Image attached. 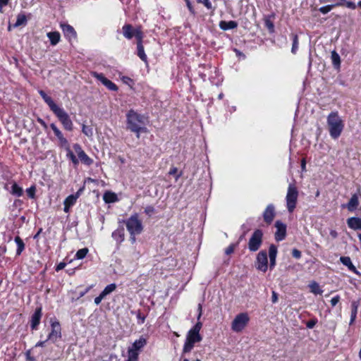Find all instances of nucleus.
<instances>
[{"mask_svg": "<svg viewBox=\"0 0 361 361\" xmlns=\"http://www.w3.org/2000/svg\"><path fill=\"white\" fill-rule=\"evenodd\" d=\"M127 129L136 133V137L140 138V134L142 132H146L145 127V117L137 114L134 110H130L126 114Z\"/></svg>", "mask_w": 361, "mask_h": 361, "instance_id": "f257e3e1", "label": "nucleus"}, {"mask_svg": "<svg viewBox=\"0 0 361 361\" xmlns=\"http://www.w3.org/2000/svg\"><path fill=\"white\" fill-rule=\"evenodd\" d=\"M326 123L331 138L334 140L338 139L344 128L343 121L338 115V111L331 112L327 116Z\"/></svg>", "mask_w": 361, "mask_h": 361, "instance_id": "f03ea898", "label": "nucleus"}, {"mask_svg": "<svg viewBox=\"0 0 361 361\" xmlns=\"http://www.w3.org/2000/svg\"><path fill=\"white\" fill-rule=\"evenodd\" d=\"M126 228L130 233L133 240H135V235H139L143 230L142 221L139 219V215L137 213L133 214L126 222Z\"/></svg>", "mask_w": 361, "mask_h": 361, "instance_id": "7ed1b4c3", "label": "nucleus"}, {"mask_svg": "<svg viewBox=\"0 0 361 361\" xmlns=\"http://www.w3.org/2000/svg\"><path fill=\"white\" fill-rule=\"evenodd\" d=\"M298 198V190L294 184H289L286 196L287 209L292 213L296 207Z\"/></svg>", "mask_w": 361, "mask_h": 361, "instance_id": "20e7f679", "label": "nucleus"}, {"mask_svg": "<svg viewBox=\"0 0 361 361\" xmlns=\"http://www.w3.org/2000/svg\"><path fill=\"white\" fill-rule=\"evenodd\" d=\"M51 111L61 123L65 130L68 131L73 130V123L68 113L63 108L57 106Z\"/></svg>", "mask_w": 361, "mask_h": 361, "instance_id": "39448f33", "label": "nucleus"}, {"mask_svg": "<svg viewBox=\"0 0 361 361\" xmlns=\"http://www.w3.org/2000/svg\"><path fill=\"white\" fill-rule=\"evenodd\" d=\"M202 340V337L200 333L193 331L190 329L187 334L185 342L183 348V353H190L196 343H199Z\"/></svg>", "mask_w": 361, "mask_h": 361, "instance_id": "423d86ee", "label": "nucleus"}, {"mask_svg": "<svg viewBox=\"0 0 361 361\" xmlns=\"http://www.w3.org/2000/svg\"><path fill=\"white\" fill-rule=\"evenodd\" d=\"M250 317L246 312L237 314L231 323V329L234 332H240L247 325Z\"/></svg>", "mask_w": 361, "mask_h": 361, "instance_id": "0eeeda50", "label": "nucleus"}, {"mask_svg": "<svg viewBox=\"0 0 361 361\" xmlns=\"http://www.w3.org/2000/svg\"><path fill=\"white\" fill-rule=\"evenodd\" d=\"M263 233L260 229H257L252 233L248 242V248L252 252L259 250L262 243Z\"/></svg>", "mask_w": 361, "mask_h": 361, "instance_id": "6e6552de", "label": "nucleus"}, {"mask_svg": "<svg viewBox=\"0 0 361 361\" xmlns=\"http://www.w3.org/2000/svg\"><path fill=\"white\" fill-rule=\"evenodd\" d=\"M51 331L49 334L47 340L55 343L58 339L61 338V329L59 322H53L51 324Z\"/></svg>", "mask_w": 361, "mask_h": 361, "instance_id": "1a4fd4ad", "label": "nucleus"}, {"mask_svg": "<svg viewBox=\"0 0 361 361\" xmlns=\"http://www.w3.org/2000/svg\"><path fill=\"white\" fill-rule=\"evenodd\" d=\"M267 254L264 250L260 251L257 256L256 267L257 269L265 272L267 270Z\"/></svg>", "mask_w": 361, "mask_h": 361, "instance_id": "9d476101", "label": "nucleus"}, {"mask_svg": "<svg viewBox=\"0 0 361 361\" xmlns=\"http://www.w3.org/2000/svg\"><path fill=\"white\" fill-rule=\"evenodd\" d=\"M147 344V341L145 338L140 337L138 340L134 341L131 348L128 350V356L130 355V353L136 355V359H138L139 350L142 349Z\"/></svg>", "mask_w": 361, "mask_h": 361, "instance_id": "9b49d317", "label": "nucleus"}, {"mask_svg": "<svg viewBox=\"0 0 361 361\" xmlns=\"http://www.w3.org/2000/svg\"><path fill=\"white\" fill-rule=\"evenodd\" d=\"M122 32L123 36L128 39H132L134 36L137 38L138 32L143 35L142 31L140 27L134 29L130 24L124 25L122 27Z\"/></svg>", "mask_w": 361, "mask_h": 361, "instance_id": "f8f14e48", "label": "nucleus"}, {"mask_svg": "<svg viewBox=\"0 0 361 361\" xmlns=\"http://www.w3.org/2000/svg\"><path fill=\"white\" fill-rule=\"evenodd\" d=\"M92 75L98 80H99L109 90L112 91H116L118 90L117 86L111 80L105 78L103 74L94 72Z\"/></svg>", "mask_w": 361, "mask_h": 361, "instance_id": "ddd939ff", "label": "nucleus"}, {"mask_svg": "<svg viewBox=\"0 0 361 361\" xmlns=\"http://www.w3.org/2000/svg\"><path fill=\"white\" fill-rule=\"evenodd\" d=\"M275 226L276 228L275 239L278 242L281 241L285 238L286 235V226L280 221H277L275 223Z\"/></svg>", "mask_w": 361, "mask_h": 361, "instance_id": "4468645a", "label": "nucleus"}, {"mask_svg": "<svg viewBox=\"0 0 361 361\" xmlns=\"http://www.w3.org/2000/svg\"><path fill=\"white\" fill-rule=\"evenodd\" d=\"M50 128L54 131L55 135L59 140V145L61 147H65L69 145V143L66 137H64L61 131L57 128L54 123L50 124Z\"/></svg>", "mask_w": 361, "mask_h": 361, "instance_id": "2eb2a0df", "label": "nucleus"}, {"mask_svg": "<svg viewBox=\"0 0 361 361\" xmlns=\"http://www.w3.org/2000/svg\"><path fill=\"white\" fill-rule=\"evenodd\" d=\"M142 39L143 35H141L140 32L137 33V56L140 58V59L145 62H147V55L145 53L144 47L142 45Z\"/></svg>", "mask_w": 361, "mask_h": 361, "instance_id": "dca6fc26", "label": "nucleus"}, {"mask_svg": "<svg viewBox=\"0 0 361 361\" xmlns=\"http://www.w3.org/2000/svg\"><path fill=\"white\" fill-rule=\"evenodd\" d=\"M275 216L274 207L273 204H269L263 213L264 221L270 224Z\"/></svg>", "mask_w": 361, "mask_h": 361, "instance_id": "f3484780", "label": "nucleus"}, {"mask_svg": "<svg viewBox=\"0 0 361 361\" xmlns=\"http://www.w3.org/2000/svg\"><path fill=\"white\" fill-rule=\"evenodd\" d=\"M61 27L63 32L64 35L69 39H75L76 37V32L74 28L68 24H61Z\"/></svg>", "mask_w": 361, "mask_h": 361, "instance_id": "a211bd4d", "label": "nucleus"}, {"mask_svg": "<svg viewBox=\"0 0 361 361\" xmlns=\"http://www.w3.org/2000/svg\"><path fill=\"white\" fill-rule=\"evenodd\" d=\"M42 317V308H37L32 315L31 318V328L32 329H36L40 322Z\"/></svg>", "mask_w": 361, "mask_h": 361, "instance_id": "6ab92c4d", "label": "nucleus"}, {"mask_svg": "<svg viewBox=\"0 0 361 361\" xmlns=\"http://www.w3.org/2000/svg\"><path fill=\"white\" fill-rule=\"evenodd\" d=\"M359 195L358 194H354L352 195L351 198L350 199L348 203L346 204V207L350 212L355 211L359 204Z\"/></svg>", "mask_w": 361, "mask_h": 361, "instance_id": "aec40b11", "label": "nucleus"}, {"mask_svg": "<svg viewBox=\"0 0 361 361\" xmlns=\"http://www.w3.org/2000/svg\"><path fill=\"white\" fill-rule=\"evenodd\" d=\"M348 227L354 230H361V219L358 217H350L348 219Z\"/></svg>", "mask_w": 361, "mask_h": 361, "instance_id": "412c9836", "label": "nucleus"}, {"mask_svg": "<svg viewBox=\"0 0 361 361\" xmlns=\"http://www.w3.org/2000/svg\"><path fill=\"white\" fill-rule=\"evenodd\" d=\"M39 94L42 97L45 103L49 106L51 110H53L58 105L55 104L51 97L48 96L44 91L39 90Z\"/></svg>", "mask_w": 361, "mask_h": 361, "instance_id": "4be33fe9", "label": "nucleus"}, {"mask_svg": "<svg viewBox=\"0 0 361 361\" xmlns=\"http://www.w3.org/2000/svg\"><path fill=\"white\" fill-rule=\"evenodd\" d=\"M219 27L223 30H231L238 27V23L234 20L224 21L219 23Z\"/></svg>", "mask_w": 361, "mask_h": 361, "instance_id": "5701e85b", "label": "nucleus"}, {"mask_svg": "<svg viewBox=\"0 0 361 361\" xmlns=\"http://www.w3.org/2000/svg\"><path fill=\"white\" fill-rule=\"evenodd\" d=\"M340 261L343 265L346 266L350 271L356 274L358 273L356 267L353 265L349 257H341L340 258Z\"/></svg>", "mask_w": 361, "mask_h": 361, "instance_id": "b1692460", "label": "nucleus"}, {"mask_svg": "<svg viewBox=\"0 0 361 361\" xmlns=\"http://www.w3.org/2000/svg\"><path fill=\"white\" fill-rule=\"evenodd\" d=\"M359 305V301H353L351 303L350 325L353 324L356 319Z\"/></svg>", "mask_w": 361, "mask_h": 361, "instance_id": "393cba45", "label": "nucleus"}, {"mask_svg": "<svg viewBox=\"0 0 361 361\" xmlns=\"http://www.w3.org/2000/svg\"><path fill=\"white\" fill-rule=\"evenodd\" d=\"M47 35L50 40L51 44L53 46L57 44L60 41L61 35L59 32H49Z\"/></svg>", "mask_w": 361, "mask_h": 361, "instance_id": "a878e982", "label": "nucleus"}, {"mask_svg": "<svg viewBox=\"0 0 361 361\" xmlns=\"http://www.w3.org/2000/svg\"><path fill=\"white\" fill-rule=\"evenodd\" d=\"M274 16L271 15L269 16H267L264 18V25L268 29L270 33H273L274 32V25L271 20V18H274Z\"/></svg>", "mask_w": 361, "mask_h": 361, "instance_id": "bb28decb", "label": "nucleus"}, {"mask_svg": "<svg viewBox=\"0 0 361 361\" xmlns=\"http://www.w3.org/2000/svg\"><path fill=\"white\" fill-rule=\"evenodd\" d=\"M331 61L335 68H339L341 65V58L336 51H331Z\"/></svg>", "mask_w": 361, "mask_h": 361, "instance_id": "cd10ccee", "label": "nucleus"}, {"mask_svg": "<svg viewBox=\"0 0 361 361\" xmlns=\"http://www.w3.org/2000/svg\"><path fill=\"white\" fill-rule=\"evenodd\" d=\"M309 288H310V291L315 295H321L323 293V290L320 288L319 283L316 281H312L309 284Z\"/></svg>", "mask_w": 361, "mask_h": 361, "instance_id": "c85d7f7f", "label": "nucleus"}, {"mask_svg": "<svg viewBox=\"0 0 361 361\" xmlns=\"http://www.w3.org/2000/svg\"><path fill=\"white\" fill-rule=\"evenodd\" d=\"M79 159L85 164L90 166L93 163V160L83 152L78 155Z\"/></svg>", "mask_w": 361, "mask_h": 361, "instance_id": "c756f323", "label": "nucleus"}, {"mask_svg": "<svg viewBox=\"0 0 361 361\" xmlns=\"http://www.w3.org/2000/svg\"><path fill=\"white\" fill-rule=\"evenodd\" d=\"M15 242L17 244L18 247L16 250V255H20L25 248V244L23 240L19 236H16L15 238Z\"/></svg>", "mask_w": 361, "mask_h": 361, "instance_id": "7c9ffc66", "label": "nucleus"}, {"mask_svg": "<svg viewBox=\"0 0 361 361\" xmlns=\"http://www.w3.org/2000/svg\"><path fill=\"white\" fill-rule=\"evenodd\" d=\"M335 6H343V4L342 3H336L332 5H327V6H322L319 8V11L323 14H326L329 11H331L332 10V8Z\"/></svg>", "mask_w": 361, "mask_h": 361, "instance_id": "2f4dec72", "label": "nucleus"}, {"mask_svg": "<svg viewBox=\"0 0 361 361\" xmlns=\"http://www.w3.org/2000/svg\"><path fill=\"white\" fill-rule=\"evenodd\" d=\"M112 237L118 242H122L124 240L123 229H117L112 233Z\"/></svg>", "mask_w": 361, "mask_h": 361, "instance_id": "473e14b6", "label": "nucleus"}, {"mask_svg": "<svg viewBox=\"0 0 361 361\" xmlns=\"http://www.w3.org/2000/svg\"><path fill=\"white\" fill-rule=\"evenodd\" d=\"M78 195H71L69 196H68L65 200H64V202H63V204H66L68 207H72L73 205H74L76 202V200L78 199Z\"/></svg>", "mask_w": 361, "mask_h": 361, "instance_id": "72a5a7b5", "label": "nucleus"}, {"mask_svg": "<svg viewBox=\"0 0 361 361\" xmlns=\"http://www.w3.org/2000/svg\"><path fill=\"white\" fill-rule=\"evenodd\" d=\"M66 152H67V157L72 161V162L77 165L79 163L78 159L76 158L73 152L70 149V145H68L67 147H63Z\"/></svg>", "mask_w": 361, "mask_h": 361, "instance_id": "f704fd0d", "label": "nucleus"}, {"mask_svg": "<svg viewBox=\"0 0 361 361\" xmlns=\"http://www.w3.org/2000/svg\"><path fill=\"white\" fill-rule=\"evenodd\" d=\"M116 289V283H111L106 286L104 289L102 291V293L106 297L107 295L111 294Z\"/></svg>", "mask_w": 361, "mask_h": 361, "instance_id": "c9c22d12", "label": "nucleus"}, {"mask_svg": "<svg viewBox=\"0 0 361 361\" xmlns=\"http://www.w3.org/2000/svg\"><path fill=\"white\" fill-rule=\"evenodd\" d=\"M11 193L17 197H20L23 195V189L16 183H13L11 187Z\"/></svg>", "mask_w": 361, "mask_h": 361, "instance_id": "e433bc0d", "label": "nucleus"}, {"mask_svg": "<svg viewBox=\"0 0 361 361\" xmlns=\"http://www.w3.org/2000/svg\"><path fill=\"white\" fill-rule=\"evenodd\" d=\"M27 22L26 16L24 14H18L17 16L16 22L14 24L15 27H18L22 25H25Z\"/></svg>", "mask_w": 361, "mask_h": 361, "instance_id": "4c0bfd02", "label": "nucleus"}, {"mask_svg": "<svg viewBox=\"0 0 361 361\" xmlns=\"http://www.w3.org/2000/svg\"><path fill=\"white\" fill-rule=\"evenodd\" d=\"M89 250L87 247L80 249L75 254V257L78 259H82L85 257L88 253Z\"/></svg>", "mask_w": 361, "mask_h": 361, "instance_id": "58836bf2", "label": "nucleus"}, {"mask_svg": "<svg viewBox=\"0 0 361 361\" xmlns=\"http://www.w3.org/2000/svg\"><path fill=\"white\" fill-rule=\"evenodd\" d=\"M292 37H293V46H292V49H291V52L293 54H295L298 49V37L297 35L293 34Z\"/></svg>", "mask_w": 361, "mask_h": 361, "instance_id": "ea45409f", "label": "nucleus"}, {"mask_svg": "<svg viewBox=\"0 0 361 361\" xmlns=\"http://www.w3.org/2000/svg\"><path fill=\"white\" fill-rule=\"evenodd\" d=\"M104 200L106 202H114L116 200V196L114 193L106 192L104 195Z\"/></svg>", "mask_w": 361, "mask_h": 361, "instance_id": "a19ab883", "label": "nucleus"}, {"mask_svg": "<svg viewBox=\"0 0 361 361\" xmlns=\"http://www.w3.org/2000/svg\"><path fill=\"white\" fill-rule=\"evenodd\" d=\"M82 132L89 137L93 135L92 128L90 126H85V124L82 126Z\"/></svg>", "mask_w": 361, "mask_h": 361, "instance_id": "79ce46f5", "label": "nucleus"}, {"mask_svg": "<svg viewBox=\"0 0 361 361\" xmlns=\"http://www.w3.org/2000/svg\"><path fill=\"white\" fill-rule=\"evenodd\" d=\"M277 254V247L274 245H271L269 250V258H276Z\"/></svg>", "mask_w": 361, "mask_h": 361, "instance_id": "37998d69", "label": "nucleus"}, {"mask_svg": "<svg viewBox=\"0 0 361 361\" xmlns=\"http://www.w3.org/2000/svg\"><path fill=\"white\" fill-rule=\"evenodd\" d=\"M338 3H342L343 6L345 5L347 8H350V9L354 10L356 8L355 4L352 1H347L345 0H339V1Z\"/></svg>", "mask_w": 361, "mask_h": 361, "instance_id": "c03bdc74", "label": "nucleus"}, {"mask_svg": "<svg viewBox=\"0 0 361 361\" xmlns=\"http://www.w3.org/2000/svg\"><path fill=\"white\" fill-rule=\"evenodd\" d=\"M35 186H31L30 188H27L26 192H27V195L30 197V198H34L35 197Z\"/></svg>", "mask_w": 361, "mask_h": 361, "instance_id": "a18cd8bd", "label": "nucleus"}, {"mask_svg": "<svg viewBox=\"0 0 361 361\" xmlns=\"http://www.w3.org/2000/svg\"><path fill=\"white\" fill-rule=\"evenodd\" d=\"M317 323V319H312L309 320L308 322H307L306 326L308 329H313Z\"/></svg>", "mask_w": 361, "mask_h": 361, "instance_id": "49530a36", "label": "nucleus"}, {"mask_svg": "<svg viewBox=\"0 0 361 361\" xmlns=\"http://www.w3.org/2000/svg\"><path fill=\"white\" fill-rule=\"evenodd\" d=\"M154 212V208L152 206H147L145 209V213L148 215L149 216H151Z\"/></svg>", "mask_w": 361, "mask_h": 361, "instance_id": "de8ad7c7", "label": "nucleus"}, {"mask_svg": "<svg viewBox=\"0 0 361 361\" xmlns=\"http://www.w3.org/2000/svg\"><path fill=\"white\" fill-rule=\"evenodd\" d=\"M202 324L201 322L198 320L196 324L191 329L193 331H196L200 333V329H202Z\"/></svg>", "mask_w": 361, "mask_h": 361, "instance_id": "09e8293b", "label": "nucleus"}, {"mask_svg": "<svg viewBox=\"0 0 361 361\" xmlns=\"http://www.w3.org/2000/svg\"><path fill=\"white\" fill-rule=\"evenodd\" d=\"M292 255L295 259H300L301 257V252L299 250L295 248L292 250Z\"/></svg>", "mask_w": 361, "mask_h": 361, "instance_id": "8fccbe9b", "label": "nucleus"}, {"mask_svg": "<svg viewBox=\"0 0 361 361\" xmlns=\"http://www.w3.org/2000/svg\"><path fill=\"white\" fill-rule=\"evenodd\" d=\"M73 149H74L75 152L77 153V154H78V155L79 154H80V153H82V152H85V151L82 149L81 146H80L79 144H78V143H75V144H74V145H73Z\"/></svg>", "mask_w": 361, "mask_h": 361, "instance_id": "3c124183", "label": "nucleus"}, {"mask_svg": "<svg viewBox=\"0 0 361 361\" xmlns=\"http://www.w3.org/2000/svg\"><path fill=\"white\" fill-rule=\"evenodd\" d=\"M105 298V296L101 293L99 296L94 298V303L98 305L101 303L102 300Z\"/></svg>", "mask_w": 361, "mask_h": 361, "instance_id": "603ef678", "label": "nucleus"}, {"mask_svg": "<svg viewBox=\"0 0 361 361\" xmlns=\"http://www.w3.org/2000/svg\"><path fill=\"white\" fill-rule=\"evenodd\" d=\"M340 296L339 295H336L335 297H334L331 300V304L333 307L336 306L338 302L340 301Z\"/></svg>", "mask_w": 361, "mask_h": 361, "instance_id": "864d4df0", "label": "nucleus"}, {"mask_svg": "<svg viewBox=\"0 0 361 361\" xmlns=\"http://www.w3.org/2000/svg\"><path fill=\"white\" fill-rule=\"evenodd\" d=\"M198 2L202 3L207 8H212V4L209 0H197Z\"/></svg>", "mask_w": 361, "mask_h": 361, "instance_id": "5fc2aeb1", "label": "nucleus"}, {"mask_svg": "<svg viewBox=\"0 0 361 361\" xmlns=\"http://www.w3.org/2000/svg\"><path fill=\"white\" fill-rule=\"evenodd\" d=\"M125 361H138V359H136V355L133 353H130V356H128L127 360Z\"/></svg>", "mask_w": 361, "mask_h": 361, "instance_id": "6e6d98bb", "label": "nucleus"}, {"mask_svg": "<svg viewBox=\"0 0 361 361\" xmlns=\"http://www.w3.org/2000/svg\"><path fill=\"white\" fill-rule=\"evenodd\" d=\"M9 0H0V13L3 12V7L6 6Z\"/></svg>", "mask_w": 361, "mask_h": 361, "instance_id": "4d7b16f0", "label": "nucleus"}, {"mask_svg": "<svg viewBox=\"0 0 361 361\" xmlns=\"http://www.w3.org/2000/svg\"><path fill=\"white\" fill-rule=\"evenodd\" d=\"M233 251H234V246L231 245L226 249L225 252L226 255H230V254L233 253Z\"/></svg>", "mask_w": 361, "mask_h": 361, "instance_id": "13d9d810", "label": "nucleus"}, {"mask_svg": "<svg viewBox=\"0 0 361 361\" xmlns=\"http://www.w3.org/2000/svg\"><path fill=\"white\" fill-rule=\"evenodd\" d=\"M271 301L273 303H276L278 301V295L275 291H272Z\"/></svg>", "mask_w": 361, "mask_h": 361, "instance_id": "bf43d9fd", "label": "nucleus"}, {"mask_svg": "<svg viewBox=\"0 0 361 361\" xmlns=\"http://www.w3.org/2000/svg\"><path fill=\"white\" fill-rule=\"evenodd\" d=\"M66 267V263L65 262H60L56 267V271H59L63 269H64V267Z\"/></svg>", "mask_w": 361, "mask_h": 361, "instance_id": "052dcab7", "label": "nucleus"}, {"mask_svg": "<svg viewBox=\"0 0 361 361\" xmlns=\"http://www.w3.org/2000/svg\"><path fill=\"white\" fill-rule=\"evenodd\" d=\"M197 310L199 312L197 315V320H200L202 314V306L201 304L198 305Z\"/></svg>", "mask_w": 361, "mask_h": 361, "instance_id": "680f3d73", "label": "nucleus"}, {"mask_svg": "<svg viewBox=\"0 0 361 361\" xmlns=\"http://www.w3.org/2000/svg\"><path fill=\"white\" fill-rule=\"evenodd\" d=\"M37 121L39 122V123H40V125L44 128V129H47V123L44 122V121L40 118H37Z\"/></svg>", "mask_w": 361, "mask_h": 361, "instance_id": "e2e57ef3", "label": "nucleus"}, {"mask_svg": "<svg viewBox=\"0 0 361 361\" xmlns=\"http://www.w3.org/2000/svg\"><path fill=\"white\" fill-rule=\"evenodd\" d=\"M177 172H178V169L176 167H173L170 169L169 173V175L173 176V175H176Z\"/></svg>", "mask_w": 361, "mask_h": 361, "instance_id": "0e129e2a", "label": "nucleus"}, {"mask_svg": "<svg viewBox=\"0 0 361 361\" xmlns=\"http://www.w3.org/2000/svg\"><path fill=\"white\" fill-rule=\"evenodd\" d=\"M330 235L332 237V238H336L338 237V233L335 230H331L330 231Z\"/></svg>", "mask_w": 361, "mask_h": 361, "instance_id": "69168bd1", "label": "nucleus"}, {"mask_svg": "<svg viewBox=\"0 0 361 361\" xmlns=\"http://www.w3.org/2000/svg\"><path fill=\"white\" fill-rule=\"evenodd\" d=\"M47 338L45 341H39L36 343L35 347H43L45 343L47 341Z\"/></svg>", "mask_w": 361, "mask_h": 361, "instance_id": "338daca9", "label": "nucleus"}, {"mask_svg": "<svg viewBox=\"0 0 361 361\" xmlns=\"http://www.w3.org/2000/svg\"><path fill=\"white\" fill-rule=\"evenodd\" d=\"M137 317L138 319H140L141 320V323L143 324L145 322V316H142L140 312H138L137 315Z\"/></svg>", "mask_w": 361, "mask_h": 361, "instance_id": "774afa93", "label": "nucleus"}]
</instances>
